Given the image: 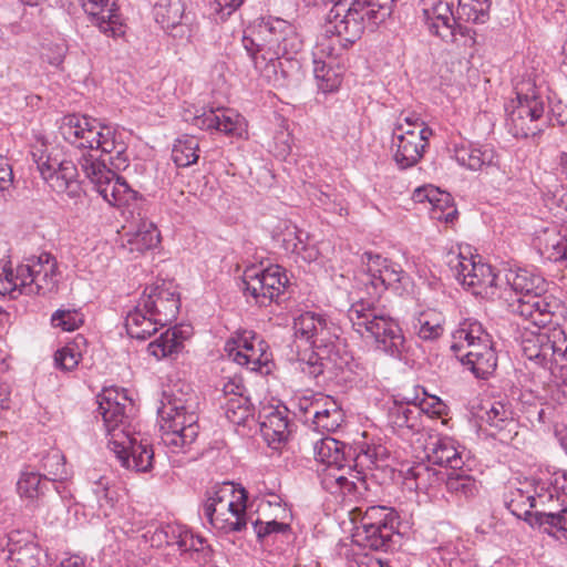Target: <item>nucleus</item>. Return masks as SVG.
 Listing matches in <instances>:
<instances>
[{
	"mask_svg": "<svg viewBox=\"0 0 567 567\" xmlns=\"http://www.w3.org/2000/svg\"><path fill=\"white\" fill-rule=\"evenodd\" d=\"M60 132L80 151L81 173L107 204L122 207L137 198V192L114 172L126 168L128 163L122 133L80 114L65 115Z\"/></svg>",
	"mask_w": 567,
	"mask_h": 567,
	"instance_id": "1",
	"label": "nucleus"
},
{
	"mask_svg": "<svg viewBox=\"0 0 567 567\" xmlns=\"http://www.w3.org/2000/svg\"><path fill=\"white\" fill-rule=\"evenodd\" d=\"M241 43L255 69L274 86L301 81V64L295 55L302 49V40L290 22L280 18L262 19L245 31Z\"/></svg>",
	"mask_w": 567,
	"mask_h": 567,
	"instance_id": "2",
	"label": "nucleus"
},
{
	"mask_svg": "<svg viewBox=\"0 0 567 567\" xmlns=\"http://www.w3.org/2000/svg\"><path fill=\"white\" fill-rule=\"evenodd\" d=\"M97 402V413L104 422L110 451L123 467L141 473L150 472L153 468L154 451L147 440L130 430L133 402L125 391L104 389Z\"/></svg>",
	"mask_w": 567,
	"mask_h": 567,
	"instance_id": "3",
	"label": "nucleus"
},
{
	"mask_svg": "<svg viewBox=\"0 0 567 567\" xmlns=\"http://www.w3.org/2000/svg\"><path fill=\"white\" fill-rule=\"evenodd\" d=\"M183 388L164 391L157 409L161 440L173 453L186 452L199 434L197 396Z\"/></svg>",
	"mask_w": 567,
	"mask_h": 567,
	"instance_id": "4",
	"label": "nucleus"
},
{
	"mask_svg": "<svg viewBox=\"0 0 567 567\" xmlns=\"http://www.w3.org/2000/svg\"><path fill=\"white\" fill-rule=\"evenodd\" d=\"M58 284V267L53 256L43 252L27 258L13 269L7 260L0 272V295L17 299L21 295L51 292Z\"/></svg>",
	"mask_w": 567,
	"mask_h": 567,
	"instance_id": "5",
	"label": "nucleus"
},
{
	"mask_svg": "<svg viewBox=\"0 0 567 567\" xmlns=\"http://www.w3.org/2000/svg\"><path fill=\"white\" fill-rule=\"evenodd\" d=\"M353 330L362 338L371 339L377 348L392 357H399L404 344V336L396 320L379 307L358 301L348 310Z\"/></svg>",
	"mask_w": 567,
	"mask_h": 567,
	"instance_id": "6",
	"label": "nucleus"
},
{
	"mask_svg": "<svg viewBox=\"0 0 567 567\" xmlns=\"http://www.w3.org/2000/svg\"><path fill=\"white\" fill-rule=\"evenodd\" d=\"M524 85L532 93H524V87H516V99L504 105V127L515 138H526L543 132L546 121L544 118L545 103L538 96L529 82Z\"/></svg>",
	"mask_w": 567,
	"mask_h": 567,
	"instance_id": "7",
	"label": "nucleus"
},
{
	"mask_svg": "<svg viewBox=\"0 0 567 567\" xmlns=\"http://www.w3.org/2000/svg\"><path fill=\"white\" fill-rule=\"evenodd\" d=\"M523 330L519 337L520 349L530 365L550 369L556 364L567 369V336L563 329L554 328L547 333L524 326Z\"/></svg>",
	"mask_w": 567,
	"mask_h": 567,
	"instance_id": "8",
	"label": "nucleus"
},
{
	"mask_svg": "<svg viewBox=\"0 0 567 567\" xmlns=\"http://www.w3.org/2000/svg\"><path fill=\"white\" fill-rule=\"evenodd\" d=\"M234 492L233 483H224L221 486L207 491V498L203 505L204 516L208 523L224 532H240L246 527L245 506L227 499Z\"/></svg>",
	"mask_w": 567,
	"mask_h": 567,
	"instance_id": "9",
	"label": "nucleus"
},
{
	"mask_svg": "<svg viewBox=\"0 0 567 567\" xmlns=\"http://www.w3.org/2000/svg\"><path fill=\"white\" fill-rule=\"evenodd\" d=\"M288 284V277L284 268L271 265L267 268L250 266L243 275V290L245 295L254 298L261 307L278 302Z\"/></svg>",
	"mask_w": 567,
	"mask_h": 567,
	"instance_id": "10",
	"label": "nucleus"
},
{
	"mask_svg": "<svg viewBox=\"0 0 567 567\" xmlns=\"http://www.w3.org/2000/svg\"><path fill=\"white\" fill-rule=\"evenodd\" d=\"M508 310L519 316L528 326L543 329L553 322L554 317L561 309V301L548 288L523 295L514 300L505 299Z\"/></svg>",
	"mask_w": 567,
	"mask_h": 567,
	"instance_id": "11",
	"label": "nucleus"
},
{
	"mask_svg": "<svg viewBox=\"0 0 567 567\" xmlns=\"http://www.w3.org/2000/svg\"><path fill=\"white\" fill-rule=\"evenodd\" d=\"M33 162L45 183L56 193H66L70 197H76L81 193V173L72 161L52 158L38 150L32 152Z\"/></svg>",
	"mask_w": 567,
	"mask_h": 567,
	"instance_id": "12",
	"label": "nucleus"
},
{
	"mask_svg": "<svg viewBox=\"0 0 567 567\" xmlns=\"http://www.w3.org/2000/svg\"><path fill=\"white\" fill-rule=\"evenodd\" d=\"M141 300L146 312L157 317L161 327L175 320L179 312L181 299L172 281L161 280L146 287Z\"/></svg>",
	"mask_w": 567,
	"mask_h": 567,
	"instance_id": "13",
	"label": "nucleus"
},
{
	"mask_svg": "<svg viewBox=\"0 0 567 567\" xmlns=\"http://www.w3.org/2000/svg\"><path fill=\"white\" fill-rule=\"evenodd\" d=\"M225 351L235 362L250 371H258L270 361L267 343L254 331H243L228 340Z\"/></svg>",
	"mask_w": 567,
	"mask_h": 567,
	"instance_id": "14",
	"label": "nucleus"
},
{
	"mask_svg": "<svg viewBox=\"0 0 567 567\" xmlns=\"http://www.w3.org/2000/svg\"><path fill=\"white\" fill-rule=\"evenodd\" d=\"M432 135L430 127L409 131L408 126H394L392 131V147L394 161L401 169L414 166L423 156L427 140Z\"/></svg>",
	"mask_w": 567,
	"mask_h": 567,
	"instance_id": "15",
	"label": "nucleus"
},
{
	"mask_svg": "<svg viewBox=\"0 0 567 567\" xmlns=\"http://www.w3.org/2000/svg\"><path fill=\"white\" fill-rule=\"evenodd\" d=\"M502 281L501 298H505L506 292H514L518 298L523 295L534 291H543L548 288V282L539 275H535L527 269L513 267L509 261L498 265V282Z\"/></svg>",
	"mask_w": 567,
	"mask_h": 567,
	"instance_id": "16",
	"label": "nucleus"
},
{
	"mask_svg": "<svg viewBox=\"0 0 567 567\" xmlns=\"http://www.w3.org/2000/svg\"><path fill=\"white\" fill-rule=\"evenodd\" d=\"M8 567H43L42 550L32 536L20 530L8 535L7 549L2 550Z\"/></svg>",
	"mask_w": 567,
	"mask_h": 567,
	"instance_id": "17",
	"label": "nucleus"
},
{
	"mask_svg": "<svg viewBox=\"0 0 567 567\" xmlns=\"http://www.w3.org/2000/svg\"><path fill=\"white\" fill-rule=\"evenodd\" d=\"M315 458L326 465V470L331 472H346L352 475V463L355 451L344 443L326 436L317 441L313 445Z\"/></svg>",
	"mask_w": 567,
	"mask_h": 567,
	"instance_id": "18",
	"label": "nucleus"
},
{
	"mask_svg": "<svg viewBox=\"0 0 567 567\" xmlns=\"http://www.w3.org/2000/svg\"><path fill=\"white\" fill-rule=\"evenodd\" d=\"M362 260L367 265L370 282L374 288L381 286L384 289H399V285L404 286L409 279L399 264L383 258L379 254L367 251L363 254Z\"/></svg>",
	"mask_w": 567,
	"mask_h": 567,
	"instance_id": "19",
	"label": "nucleus"
},
{
	"mask_svg": "<svg viewBox=\"0 0 567 567\" xmlns=\"http://www.w3.org/2000/svg\"><path fill=\"white\" fill-rule=\"evenodd\" d=\"M200 130H216L231 137H241L246 133L245 118L235 110L218 107L209 109L193 118Z\"/></svg>",
	"mask_w": 567,
	"mask_h": 567,
	"instance_id": "20",
	"label": "nucleus"
},
{
	"mask_svg": "<svg viewBox=\"0 0 567 567\" xmlns=\"http://www.w3.org/2000/svg\"><path fill=\"white\" fill-rule=\"evenodd\" d=\"M82 8L90 17L92 24L107 37L120 38L125 34V28L121 22L117 9L110 7V0H81Z\"/></svg>",
	"mask_w": 567,
	"mask_h": 567,
	"instance_id": "21",
	"label": "nucleus"
},
{
	"mask_svg": "<svg viewBox=\"0 0 567 567\" xmlns=\"http://www.w3.org/2000/svg\"><path fill=\"white\" fill-rule=\"evenodd\" d=\"M424 21L434 35L445 42H456L455 18L450 2L444 0H432L423 9Z\"/></svg>",
	"mask_w": 567,
	"mask_h": 567,
	"instance_id": "22",
	"label": "nucleus"
},
{
	"mask_svg": "<svg viewBox=\"0 0 567 567\" xmlns=\"http://www.w3.org/2000/svg\"><path fill=\"white\" fill-rule=\"evenodd\" d=\"M161 235L154 223L142 220L134 231L126 233L122 237L120 249L123 254L132 255L133 258L158 246Z\"/></svg>",
	"mask_w": 567,
	"mask_h": 567,
	"instance_id": "23",
	"label": "nucleus"
},
{
	"mask_svg": "<svg viewBox=\"0 0 567 567\" xmlns=\"http://www.w3.org/2000/svg\"><path fill=\"white\" fill-rule=\"evenodd\" d=\"M425 451L429 463L437 465L439 468L460 471L464 464L460 452L449 439H437L429 443Z\"/></svg>",
	"mask_w": 567,
	"mask_h": 567,
	"instance_id": "24",
	"label": "nucleus"
},
{
	"mask_svg": "<svg viewBox=\"0 0 567 567\" xmlns=\"http://www.w3.org/2000/svg\"><path fill=\"white\" fill-rule=\"evenodd\" d=\"M534 514L535 522L549 535L567 539V504L547 503Z\"/></svg>",
	"mask_w": 567,
	"mask_h": 567,
	"instance_id": "25",
	"label": "nucleus"
},
{
	"mask_svg": "<svg viewBox=\"0 0 567 567\" xmlns=\"http://www.w3.org/2000/svg\"><path fill=\"white\" fill-rule=\"evenodd\" d=\"M421 416V408L411 401L394 399L388 408V423L393 430H416Z\"/></svg>",
	"mask_w": 567,
	"mask_h": 567,
	"instance_id": "26",
	"label": "nucleus"
},
{
	"mask_svg": "<svg viewBox=\"0 0 567 567\" xmlns=\"http://www.w3.org/2000/svg\"><path fill=\"white\" fill-rule=\"evenodd\" d=\"M538 501L540 506L547 503L567 504V471L557 470L546 478L539 480Z\"/></svg>",
	"mask_w": 567,
	"mask_h": 567,
	"instance_id": "27",
	"label": "nucleus"
},
{
	"mask_svg": "<svg viewBox=\"0 0 567 567\" xmlns=\"http://www.w3.org/2000/svg\"><path fill=\"white\" fill-rule=\"evenodd\" d=\"M399 535L396 525H381L372 527H357L355 542L373 550H388L392 543V537Z\"/></svg>",
	"mask_w": 567,
	"mask_h": 567,
	"instance_id": "28",
	"label": "nucleus"
},
{
	"mask_svg": "<svg viewBox=\"0 0 567 567\" xmlns=\"http://www.w3.org/2000/svg\"><path fill=\"white\" fill-rule=\"evenodd\" d=\"M456 162L472 171L492 168L495 153L493 148L484 146L474 147L471 144L456 145L454 148Z\"/></svg>",
	"mask_w": 567,
	"mask_h": 567,
	"instance_id": "29",
	"label": "nucleus"
},
{
	"mask_svg": "<svg viewBox=\"0 0 567 567\" xmlns=\"http://www.w3.org/2000/svg\"><path fill=\"white\" fill-rule=\"evenodd\" d=\"M447 470L436 468L426 462H417L405 471V480L414 481L417 491L427 492L444 482Z\"/></svg>",
	"mask_w": 567,
	"mask_h": 567,
	"instance_id": "30",
	"label": "nucleus"
},
{
	"mask_svg": "<svg viewBox=\"0 0 567 567\" xmlns=\"http://www.w3.org/2000/svg\"><path fill=\"white\" fill-rule=\"evenodd\" d=\"M262 435L270 443L287 441L290 430L287 408H277L264 416L260 422Z\"/></svg>",
	"mask_w": 567,
	"mask_h": 567,
	"instance_id": "31",
	"label": "nucleus"
},
{
	"mask_svg": "<svg viewBox=\"0 0 567 567\" xmlns=\"http://www.w3.org/2000/svg\"><path fill=\"white\" fill-rule=\"evenodd\" d=\"M185 6L182 0H157L153 13L155 21L162 29L173 32L176 30L184 18ZM176 37V33H172Z\"/></svg>",
	"mask_w": 567,
	"mask_h": 567,
	"instance_id": "32",
	"label": "nucleus"
},
{
	"mask_svg": "<svg viewBox=\"0 0 567 567\" xmlns=\"http://www.w3.org/2000/svg\"><path fill=\"white\" fill-rule=\"evenodd\" d=\"M494 346H488L484 351L472 350L462 359L464 364H470L472 372L481 379L487 380L496 370V353Z\"/></svg>",
	"mask_w": 567,
	"mask_h": 567,
	"instance_id": "33",
	"label": "nucleus"
},
{
	"mask_svg": "<svg viewBox=\"0 0 567 567\" xmlns=\"http://www.w3.org/2000/svg\"><path fill=\"white\" fill-rule=\"evenodd\" d=\"M313 75L318 89L323 93H331L339 89L342 82V71L339 65L333 66L324 61L313 60Z\"/></svg>",
	"mask_w": 567,
	"mask_h": 567,
	"instance_id": "34",
	"label": "nucleus"
},
{
	"mask_svg": "<svg viewBox=\"0 0 567 567\" xmlns=\"http://www.w3.org/2000/svg\"><path fill=\"white\" fill-rule=\"evenodd\" d=\"M179 333L177 329H167L148 344L147 350L150 354L156 359L177 354L183 349V339Z\"/></svg>",
	"mask_w": 567,
	"mask_h": 567,
	"instance_id": "35",
	"label": "nucleus"
},
{
	"mask_svg": "<svg viewBox=\"0 0 567 567\" xmlns=\"http://www.w3.org/2000/svg\"><path fill=\"white\" fill-rule=\"evenodd\" d=\"M447 265L452 270L454 277L463 285H466L468 277L472 272V268L475 267L476 261L471 252V247H460L457 254L450 252L447 255Z\"/></svg>",
	"mask_w": 567,
	"mask_h": 567,
	"instance_id": "36",
	"label": "nucleus"
},
{
	"mask_svg": "<svg viewBox=\"0 0 567 567\" xmlns=\"http://www.w3.org/2000/svg\"><path fill=\"white\" fill-rule=\"evenodd\" d=\"M446 489L460 498H470L473 497L477 487L475 481L470 475L464 474L463 470L460 471H449L444 478Z\"/></svg>",
	"mask_w": 567,
	"mask_h": 567,
	"instance_id": "37",
	"label": "nucleus"
},
{
	"mask_svg": "<svg viewBox=\"0 0 567 567\" xmlns=\"http://www.w3.org/2000/svg\"><path fill=\"white\" fill-rule=\"evenodd\" d=\"M198 141L195 136H182L177 138L172 151V157L179 167H187L198 159Z\"/></svg>",
	"mask_w": 567,
	"mask_h": 567,
	"instance_id": "38",
	"label": "nucleus"
},
{
	"mask_svg": "<svg viewBox=\"0 0 567 567\" xmlns=\"http://www.w3.org/2000/svg\"><path fill=\"white\" fill-rule=\"evenodd\" d=\"M442 323L443 318L440 313L423 312L416 318L414 330L420 339L432 341L442 336L444 331Z\"/></svg>",
	"mask_w": 567,
	"mask_h": 567,
	"instance_id": "39",
	"label": "nucleus"
},
{
	"mask_svg": "<svg viewBox=\"0 0 567 567\" xmlns=\"http://www.w3.org/2000/svg\"><path fill=\"white\" fill-rule=\"evenodd\" d=\"M430 216L446 224H453L456 220L458 212L450 193L439 188V194L435 195L430 208Z\"/></svg>",
	"mask_w": 567,
	"mask_h": 567,
	"instance_id": "40",
	"label": "nucleus"
},
{
	"mask_svg": "<svg viewBox=\"0 0 567 567\" xmlns=\"http://www.w3.org/2000/svg\"><path fill=\"white\" fill-rule=\"evenodd\" d=\"M328 408L318 412L319 415L311 423L312 427L322 432H334L343 422V412L334 400H328Z\"/></svg>",
	"mask_w": 567,
	"mask_h": 567,
	"instance_id": "41",
	"label": "nucleus"
},
{
	"mask_svg": "<svg viewBox=\"0 0 567 567\" xmlns=\"http://www.w3.org/2000/svg\"><path fill=\"white\" fill-rule=\"evenodd\" d=\"M396 525L399 528V516L392 507L386 506H370L367 508L360 527H372L381 525Z\"/></svg>",
	"mask_w": 567,
	"mask_h": 567,
	"instance_id": "42",
	"label": "nucleus"
},
{
	"mask_svg": "<svg viewBox=\"0 0 567 567\" xmlns=\"http://www.w3.org/2000/svg\"><path fill=\"white\" fill-rule=\"evenodd\" d=\"M44 473L42 477L48 482L63 481L68 477L64 455L60 451H52L42 458Z\"/></svg>",
	"mask_w": 567,
	"mask_h": 567,
	"instance_id": "43",
	"label": "nucleus"
},
{
	"mask_svg": "<svg viewBox=\"0 0 567 567\" xmlns=\"http://www.w3.org/2000/svg\"><path fill=\"white\" fill-rule=\"evenodd\" d=\"M251 406L245 395L230 396L225 403V415L233 424L241 425L251 416Z\"/></svg>",
	"mask_w": 567,
	"mask_h": 567,
	"instance_id": "44",
	"label": "nucleus"
},
{
	"mask_svg": "<svg viewBox=\"0 0 567 567\" xmlns=\"http://www.w3.org/2000/svg\"><path fill=\"white\" fill-rule=\"evenodd\" d=\"M340 328L332 322L326 315L320 317V326H317L313 339L311 341V349L329 348L333 344L334 340L339 338Z\"/></svg>",
	"mask_w": 567,
	"mask_h": 567,
	"instance_id": "45",
	"label": "nucleus"
},
{
	"mask_svg": "<svg viewBox=\"0 0 567 567\" xmlns=\"http://www.w3.org/2000/svg\"><path fill=\"white\" fill-rule=\"evenodd\" d=\"M495 280L496 275L493 274L491 266L476 262L475 267L472 268V272L466 285L473 288H481L480 290L474 291L475 295H487V289L493 288Z\"/></svg>",
	"mask_w": 567,
	"mask_h": 567,
	"instance_id": "46",
	"label": "nucleus"
},
{
	"mask_svg": "<svg viewBox=\"0 0 567 567\" xmlns=\"http://www.w3.org/2000/svg\"><path fill=\"white\" fill-rule=\"evenodd\" d=\"M491 0H470L460 2V14L466 21L485 23L489 19Z\"/></svg>",
	"mask_w": 567,
	"mask_h": 567,
	"instance_id": "47",
	"label": "nucleus"
},
{
	"mask_svg": "<svg viewBox=\"0 0 567 567\" xmlns=\"http://www.w3.org/2000/svg\"><path fill=\"white\" fill-rule=\"evenodd\" d=\"M322 313L303 312L293 320L295 336L303 339L309 346L313 339L317 326H320V317Z\"/></svg>",
	"mask_w": 567,
	"mask_h": 567,
	"instance_id": "48",
	"label": "nucleus"
},
{
	"mask_svg": "<svg viewBox=\"0 0 567 567\" xmlns=\"http://www.w3.org/2000/svg\"><path fill=\"white\" fill-rule=\"evenodd\" d=\"M454 339L456 340H465L468 346L475 347V340L478 341L480 344H484L485 348L488 346H494L492 337L487 333L480 322L464 324L454 333Z\"/></svg>",
	"mask_w": 567,
	"mask_h": 567,
	"instance_id": "49",
	"label": "nucleus"
},
{
	"mask_svg": "<svg viewBox=\"0 0 567 567\" xmlns=\"http://www.w3.org/2000/svg\"><path fill=\"white\" fill-rule=\"evenodd\" d=\"M475 417L477 421L478 432L486 436H494V433L488 431V427L494 426V421L496 419V402L492 398L482 400L475 412Z\"/></svg>",
	"mask_w": 567,
	"mask_h": 567,
	"instance_id": "50",
	"label": "nucleus"
},
{
	"mask_svg": "<svg viewBox=\"0 0 567 567\" xmlns=\"http://www.w3.org/2000/svg\"><path fill=\"white\" fill-rule=\"evenodd\" d=\"M42 475L34 472H24L21 474L17 491L21 497L35 498L43 493Z\"/></svg>",
	"mask_w": 567,
	"mask_h": 567,
	"instance_id": "51",
	"label": "nucleus"
},
{
	"mask_svg": "<svg viewBox=\"0 0 567 567\" xmlns=\"http://www.w3.org/2000/svg\"><path fill=\"white\" fill-rule=\"evenodd\" d=\"M539 484L536 487V496H524L518 494V497L506 502V508L511 514L517 518L527 519V516H532L530 509L533 507L540 506L538 501Z\"/></svg>",
	"mask_w": 567,
	"mask_h": 567,
	"instance_id": "52",
	"label": "nucleus"
},
{
	"mask_svg": "<svg viewBox=\"0 0 567 567\" xmlns=\"http://www.w3.org/2000/svg\"><path fill=\"white\" fill-rule=\"evenodd\" d=\"M308 235L296 226L287 227L282 234V246L286 251L301 255L306 250Z\"/></svg>",
	"mask_w": 567,
	"mask_h": 567,
	"instance_id": "53",
	"label": "nucleus"
},
{
	"mask_svg": "<svg viewBox=\"0 0 567 567\" xmlns=\"http://www.w3.org/2000/svg\"><path fill=\"white\" fill-rule=\"evenodd\" d=\"M254 532L257 535L258 540L265 542L268 538L276 536L277 534H286L290 532V525L286 523H279L277 520L261 522L259 519L252 523Z\"/></svg>",
	"mask_w": 567,
	"mask_h": 567,
	"instance_id": "54",
	"label": "nucleus"
},
{
	"mask_svg": "<svg viewBox=\"0 0 567 567\" xmlns=\"http://www.w3.org/2000/svg\"><path fill=\"white\" fill-rule=\"evenodd\" d=\"M51 323L64 331H73L83 323V318L76 311L56 310L51 317Z\"/></svg>",
	"mask_w": 567,
	"mask_h": 567,
	"instance_id": "55",
	"label": "nucleus"
},
{
	"mask_svg": "<svg viewBox=\"0 0 567 567\" xmlns=\"http://www.w3.org/2000/svg\"><path fill=\"white\" fill-rule=\"evenodd\" d=\"M148 318V312L143 308L142 300L131 310L125 318V328L130 337H140L144 330L141 327Z\"/></svg>",
	"mask_w": 567,
	"mask_h": 567,
	"instance_id": "56",
	"label": "nucleus"
},
{
	"mask_svg": "<svg viewBox=\"0 0 567 567\" xmlns=\"http://www.w3.org/2000/svg\"><path fill=\"white\" fill-rule=\"evenodd\" d=\"M185 532V527L181 525H165L156 529L153 539L158 543L164 542L168 546L176 545L179 547V540Z\"/></svg>",
	"mask_w": 567,
	"mask_h": 567,
	"instance_id": "57",
	"label": "nucleus"
},
{
	"mask_svg": "<svg viewBox=\"0 0 567 567\" xmlns=\"http://www.w3.org/2000/svg\"><path fill=\"white\" fill-rule=\"evenodd\" d=\"M68 48L65 43H48L43 45L41 52V59L49 64L59 68L65 58Z\"/></svg>",
	"mask_w": 567,
	"mask_h": 567,
	"instance_id": "58",
	"label": "nucleus"
},
{
	"mask_svg": "<svg viewBox=\"0 0 567 567\" xmlns=\"http://www.w3.org/2000/svg\"><path fill=\"white\" fill-rule=\"evenodd\" d=\"M384 453L385 449L381 445L367 446L365 449H362L359 453L355 452L352 463V473L354 472V468L359 465L368 466L370 464H374L380 456L384 455Z\"/></svg>",
	"mask_w": 567,
	"mask_h": 567,
	"instance_id": "59",
	"label": "nucleus"
},
{
	"mask_svg": "<svg viewBox=\"0 0 567 567\" xmlns=\"http://www.w3.org/2000/svg\"><path fill=\"white\" fill-rule=\"evenodd\" d=\"M80 357L73 347L66 346L55 352L54 361L59 368L70 371L79 364Z\"/></svg>",
	"mask_w": 567,
	"mask_h": 567,
	"instance_id": "60",
	"label": "nucleus"
},
{
	"mask_svg": "<svg viewBox=\"0 0 567 567\" xmlns=\"http://www.w3.org/2000/svg\"><path fill=\"white\" fill-rule=\"evenodd\" d=\"M320 360L319 354L313 350L309 354L305 353L303 357L299 358L300 370L312 378H317L323 372V365Z\"/></svg>",
	"mask_w": 567,
	"mask_h": 567,
	"instance_id": "61",
	"label": "nucleus"
},
{
	"mask_svg": "<svg viewBox=\"0 0 567 567\" xmlns=\"http://www.w3.org/2000/svg\"><path fill=\"white\" fill-rule=\"evenodd\" d=\"M206 546V540L198 536L194 535L190 530L185 528L184 535L182 539L179 540V549L182 551H196L199 553L204 550Z\"/></svg>",
	"mask_w": 567,
	"mask_h": 567,
	"instance_id": "62",
	"label": "nucleus"
},
{
	"mask_svg": "<svg viewBox=\"0 0 567 567\" xmlns=\"http://www.w3.org/2000/svg\"><path fill=\"white\" fill-rule=\"evenodd\" d=\"M517 426V422L513 416L498 420V441L502 443L511 442L518 434Z\"/></svg>",
	"mask_w": 567,
	"mask_h": 567,
	"instance_id": "63",
	"label": "nucleus"
},
{
	"mask_svg": "<svg viewBox=\"0 0 567 567\" xmlns=\"http://www.w3.org/2000/svg\"><path fill=\"white\" fill-rule=\"evenodd\" d=\"M312 199L326 210H337V195L330 190L315 189L311 193Z\"/></svg>",
	"mask_w": 567,
	"mask_h": 567,
	"instance_id": "64",
	"label": "nucleus"
}]
</instances>
